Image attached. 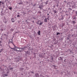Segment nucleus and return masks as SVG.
I'll return each instance as SVG.
<instances>
[{
	"mask_svg": "<svg viewBox=\"0 0 77 77\" xmlns=\"http://www.w3.org/2000/svg\"><path fill=\"white\" fill-rule=\"evenodd\" d=\"M2 3V2H0V6L2 5V4H1Z\"/></svg>",
	"mask_w": 77,
	"mask_h": 77,
	"instance_id": "nucleus-17",
	"label": "nucleus"
},
{
	"mask_svg": "<svg viewBox=\"0 0 77 77\" xmlns=\"http://www.w3.org/2000/svg\"><path fill=\"white\" fill-rule=\"evenodd\" d=\"M9 9L10 10H12V8L11 7L10 8H9Z\"/></svg>",
	"mask_w": 77,
	"mask_h": 77,
	"instance_id": "nucleus-10",
	"label": "nucleus"
},
{
	"mask_svg": "<svg viewBox=\"0 0 77 77\" xmlns=\"http://www.w3.org/2000/svg\"><path fill=\"white\" fill-rule=\"evenodd\" d=\"M1 51H0V53H1Z\"/></svg>",
	"mask_w": 77,
	"mask_h": 77,
	"instance_id": "nucleus-36",
	"label": "nucleus"
},
{
	"mask_svg": "<svg viewBox=\"0 0 77 77\" xmlns=\"http://www.w3.org/2000/svg\"><path fill=\"white\" fill-rule=\"evenodd\" d=\"M53 12H54V14H56V13H57V11H56L55 10H53Z\"/></svg>",
	"mask_w": 77,
	"mask_h": 77,
	"instance_id": "nucleus-5",
	"label": "nucleus"
},
{
	"mask_svg": "<svg viewBox=\"0 0 77 77\" xmlns=\"http://www.w3.org/2000/svg\"><path fill=\"white\" fill-rule=\"evenodd\" d=\"M64 25H65V24L63 23V25H62V27H63V26H64Z\"/></svg>",
	"mask_w": 77,
	"mask_h": 77,
	"instance_id": "nucleus-15",
	"label": "nucleus"
},
{
	"mask_svg": "<svg viewBox=\"0 0 77 77\" xmlns=\"http://www.w3.org/2000/svg\"><path fill=\"white\" fill-rule=\"evenodd\" d=\"M1 3H2V4H4V3L3 2H2Z\"/></svg>",
	"mask_w": 77,
	"mask_h": 77,
	"instance_id": "nucleus-26",
	"label": "nucleus"
},
{
	"mask_svg": "<svg viewBox=\"0 0 77 77\" xmlns=\"http://www.w3.org/2000/svg\"><path fill=\"white\" fill-rule=\"evenodd\" d=\"M33 22H34V21H33Z\"/></svg>",
	"mask_w": 77,
	"mask_h": 77,
	"instance_id": "nucleus-35",
	"label": "nucleus"
},
{
	"mask_svg": "<svg viewBox=\"0 0 77 77\" xmlns=\"http://www.w3.org/2000/svg\"><path fill=\"white\" fill-rule=\"evenodd\" d=\"M72 22L73 24H75V20H72Z\"/></svg>",
	"mask_w": 77,
	"mask_h": 77,
	"instance_id": "nucleus-8",
	"label": "nucleus"
},
{
	"mask_svg": "<svg viewBox=\"0 0 77 77\" xmlns=\"http://www.w3.org/2000/svg\"><path fill=\"white\" fill-rule=\"evenodd\" d=\"M60 60H63V58H61V57H60Z\"/></svg>",
	"mask_w": 77,
	"mask_h": 77,
	"instance_id": "nucleus-13",
	"label": "nucleus"
},
{
	"mask_svg": "<svg viewBox=\"0 0 77 77\" xmlns=\"http://www.w3.org/2000/svg\"><path fill=\"white\" fill-rule=\"evenodd\" d=\"M65 2V1H64V2Z\"/></svg>",
	"mask_w": 77,
	"mask_h": 77,
	"instance_id": "nucleus-37",
	"label": "nucleus"
},
{
	"mask_svg": "<svg viewBox=\"0 0 77 77\" xmlns=\"http://www.w3.org/2000/svg\"><path fill=\"white\" fill-rule=\"evenodd\" d=\"M26 22H27V20H26Z\"/></svg>",
	"mask_w": 77,
	"mask_h": 77,
	"instance_id": "nucleus-33",
	"label": "nucleus"
},
{
	"mask_svg": "<svg viewBox=\"0 0 77 77\" xmlns=\"http://www.w3.org/2000/svg\"><path fill=\"white\" fill-rule=\"evenodd\" d=\"M35 77H39V75L38 73H36V74L35 75Z\"/></svg>",
	"mask_w": 77,
	"mask_h": 77,
	"instance_id": "nucleus-3",
	"label": "nucleus"
},
{
	"mask_svg": "<svg viewBox=\"0 0 77 77\" xmlns=\"http://www.w3.org/2000/svg\"><path fill=\"white\" fill-rule=\"evenodd\" d=\"M16 51H19V50H16Z\"/></svg>",
	"mask_w": 77,
	"mask_h": 77,
	"instance_id": "nucleus-29",
	"label": "nucleus"
},
{
	"mask_svg": "<svg viewBox=\"0 0 77 77\" xmlns=\"http://www.w3.org/2000/svg\"><path fill=\"white\" fill-rule=\"evenodd\" d=\"M47 20H49V19L48 18H45L44 19V22H47Z\"/></svg>",
	"mask_w": 77,
	"mask_h": 77,
	"instance_id": "nucleus-2",
	"label": "nucleus"
},
{
	"mask_svg": "<svg viewBox=\"0 0 77 77\" xmlns=\"http://www.w3.org/2000/svg\"><path fill=\"white\" fill-rule=\"evenodd\" d=\"M11 48V49H14V50L15 49V48Z\"/></svg>",
	"mask_w": 77,
	"mask_h": 77,
	"instance_id": "nucleus-19",
	"label": "nucleus"
},
{
	"mask_svg": "<svg viewBox=\"0 0 77 77\" xmlns=\"http://www.w3.org/2000/svg\"><path fill=\"white\" fill-rule=\"evenodd\" d=\"M25 53L26 54H30V53L29 51H27L25 52Z\"/></svg>",
	"mask_w": 77,
	"mask_h": 77,
	"instance_id": "nucleus-1",
	"label": "nucleus"
},
{
	"mask_svg": "<svg viewBox=\"0 0 77 77\" xmlns=\"http://www.w3.org/2000/svg\"><path fill=\"white\" fill-rule=\"evenodd\" d=\"M49 14H48V15H49Z\"/></svg>",
	"mask_w": 77,
	"mask_h": 77,
	"instance_id": "nucleus-32",
	"label": "nucleus"
},
{
	"mask_svg": "<svg viewBox=\"0 0 77 77\" xmlns=\"http://www.w3.org/2000/svg\"><path fill=\"white\" fill-rule=\"evenodd\" d=\"M59 20H61V19H59Z\"/></svg>",
	"mask_w": 77,
	"mask_h": 77,
	"instance_id": "nucleus-34",
	"label": "nucleus"
},
{
	"mask_svg": "<svg viewBox=\"0 0 77 77\" xmlns=\"http://www.w3.org/2000/svg\"><path fill=\"white\" fill-rule=\"evenodd\" d=\"M12 22H14V19L13 18H12L11 19Z\"/></svg>",
	"mask_w": 77,
	"mask_h": 77,
	"instance_id": "nucleus-4",
	"label": "nucleus"
},
{
	"mask_svg": "<svg viewBox=\"0 0 77 77\" xmlns=\"http://www.w3.org/2000/svg\"><path fill=\"white\" fill-rule=\"evenodd\" d=\"M18 22H19V21Z\"/></svg>",
	"mask_w": 77,
	"mask_h": 77,
	"instance_id": "nucleus-39",
	"label": "nucleus"
},
{
	"mask_svg": "<svg viewBox=\"0 0 77 77\" xmlns=\"http://www.w3.org/2000/svg\"><path fill=\"white\" fill-rule=\"evenodd\" d=\"M5 75V76H8V75L6 74H5V75Z\"/></svg>",
	"mask_w": 77,
	"mask_h": 77,
	"instance_id": "nucleus-18",
	"label": "nucleus"
},
{
	"mask_svg": "<svg viewBox=\"0 0 77 77\" xmlns=\"http://www.w3.org/2000/svg\"><path fill=\"white\" fill-rule=\"evenodd\" d=\"M39 8H40L41 9H42V6H39Z\"/></svg>",
	"mask_w": 77,
	"mask_h": 77,
	"instance_id": "nucleus-9",
	"label": "nucleus"
},
{
	"mask_svg": "<svg viewBox=\"0 0 77 77\" xmlns=\"http://www.w3.org/2000/svg\"><path fill=\"white\" fill-rule=\"evenodd\" d=\"M19 4L20 5H22L23 4V3H19Z\"/></svg>",
	"mask_w": 77,
	"mask_h": 77,
	"instance_id": "nucleus-16",
	"label": "nucleus"
},
{
	"mask_svg": "<svg viewBox=\"0 0 77 77\" xmlns=\"http://www.w3.org/2000/svg\"><path fill=\"white\" fill-rule=\"evenodd\" d=\"M60 33L58 32V33H57V35H60Z\"/></svg>",
	"mask_w": 77,
	"mask_h": 77,
	"instance_id": "nucleus-14",
	"label": "nucleus"
},
{
	"mask_svg": "<svg viewBox=\"0 0 77 77\" xmlns=\"http://www.w3.org/2000/svg\"><path fill=\"white\" fill-rule=\"evenodd\" d=\"M57 7H58V6H57Z\"/></svg>",
	"mask_w": 77,
	"mask_h": 77,
	"instance_id": "nucleus-38",
	"label": "nucleus"
},
{
	"mask_svg": "<svg viewBox=\"0 0 77 77\" xmlns=\"http://www.w3.org/2000/svg\"><path fill=\"white\" fill-rule=\"evenodd\" d=\"M51 61L52 62L53 60V58L52 57L50 59Z\"/></svg>",
	"mask_w": 77,
	"mask_h": 77,
	"instance_id": "nucleus-7",
	"label": "nucleus"
},
{
	"mask_svg": "<svg viewBox=\"0 0 77 77\" xmlns=\"http://www.w3.org/2000/svg\"><path fill=\"white\" fill-rule=\"evenodd\" d=\"M76 19V17H74V18H73V20L75 19Z\"/></svg>",
	"mask_w": 77,
	"mask_h": 77,
	"instance_id": "nucleus-21",
	"label": "nucleus"
},
{
	"mask_svg": "<svg viewBox=\"0 0 77 77\" xmlns=\"http://www.w3.org/2000/svg\"><path fill=\"white\" fill-rule=\"evenodd\" d=\"M17 48H18V49H19V48H18V47H17Z\"/></svg>",
	"mask_w": 77,
	"mask_h": 77,
	"instance_id": "nucleus-30",
	"label": "nucleus"
},
{
	"mask_svg": "<svg viewBox=\"0 0 77 77\" xmlns=\"http://www.w3.org/2000/svg\"><path fill=\"white\" fill-rule=\"evenodd\" d=\"M11 31H14V29H11Z\"/></svg>",
	"mask_w": 77,
	"mask_h": 77,
	"instance_id": "nucleus-23",
	"label": "nucleus"
},
{
	"mask_svg": "<svg viewBox=\"0 0 77 77\" xmlns=\"http://www.w3.org/2000/svg\"><path fill=\"white\" fill-rule=\"evenodd\" d=\"M31 73H32V74H34V72L33 71H32Z\"/></svg>",
	"mask_w": 77,
	"mask_h": 77,
	"instance_id": "nucleus-22",
	"label": "nucleus"
},
{
	"mask_svg": "<svg viewBox=\"0 0 77 77\" xmlns=\"http://www.w3.org/2000/svg\"><path fill=\"white\" fill-rule=\"evenodd\" d=\"M8 73H9V72H7V74H8Z\"/></svg>",
	"mask_w": 77,
	"mask_h": 77,
	"instance_id": "nucleus-28",
	"label": "nucleus"
},
{
	"mask_svg": "<svg viewBox=\"0 0 77 77\" xmlns=\"http://www.w3.org/2000/svg\"><path fill=\"white\" fill-rule=\"evenodd\" d=\"M43 24V22H41L39 24V25L41 26L42 25V24Z\"/></svg>",
	"mask_w": 77,
	"mask_h": 77,
	"instance_id": "nucleus-11",
	"label": "nucleus"
},
{
	"mask_svg": "<svg viewBox=\"0 0 77 77\" xmlns=\"http://www.w3.org/2000/svg\"><path fill=\"white\" fill-rule=\"evenodd\" d=\"M76 14H77V11L75 12Z\"/></svg>",
	"mask_w": 77,
	"mask_h": 77,
	"instance_id": "nucleus-27",
	"label": "nucleus"
},
{
	"mask_svg": "<svg viewBox=\"0 0 77 77\" xmlns=\"http://www.w3.org/2000/svg\"><path fill=\"white\" fill-rule=\"evenodd\" d=\"M20 16L19 15H17V17H20Z\"/></svg>",
	"mask_w": 77,
	"mask_h": 77,
	"instance_id": "nucleus-20",
	"label": "nucleus"
},
{
	"mask_svg": "<svg viewBox=\"0 0 77 77\" xmlns=\"http://www.w3.org/2000/svg\"><path fill=\"white\" fill-rule=\"evenodd\" d=\"M40 33H41L40 31H39L38 32V35H40Z\"/></svg>",
	"mask_w": 77,
	"mask_h": 77,
	"instance_id": "nucleus-6",
	"label": "nucleus"
},
{
	"mask_svg": "<svg viewBox=\"0 0 77 77\" xmlns=\"http://www.w3.org/2000/svg\"><path fill=\"white\" fill-rule=\"evenodd\" d=\"M1 43H2V42L0 41V46H2V45L1 44Z\"/></svg>",
	"mask_w": 77,
	"mask_h": 77,
	"instance_id": "nucleus-12",
	"label": "nucleus"
},
{
	"mask_svg": "<svg viewBox=\"0 0 77 77\" xmlns=\"http://www.w3.org/2000/svg\"><path fill=\"white\" fill-rule=\"evenodd\" d=\"M1 30V31H3L4 30H3V29H2Z\"/></svg>",
	"mask_w": 77,
	"mask_h": 77,
	"instance_id": "nucleus-24",
	"label": "nucleus"
},
{
	"mask_svg": "<svg viewBox=\"0 0 77 77\" xmlns=\"http://www.w3.org/2000/svg\"><path fill=\"white\" fill-rule=\"evenodd\" d=\"M36 24H38V23H36Z\"/></svg>",
	"mask_w": 77,
	"mask_h": 77,
	"instance_id": "nucleus-31",
	"label": "nucleus"
},
{
	"mask_svg": "<svg viewBox=\"0 0 77 77\" xmlns=\"http://www.w3.org/2000/svg\"><path fill=\"white\" fill-rule=\"evenodd\" d=\"M61 19L62 20H63V18H62V19Z\"/></svg>",
	"mask_w": 77,
	"mask_h": 77,
	"instance_id": "nucleus-25",
	"label": "nucleus"
}]
</instances>
